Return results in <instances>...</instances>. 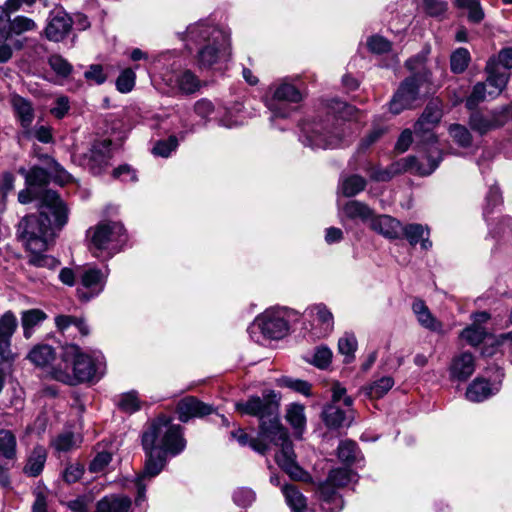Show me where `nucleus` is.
<instances>
[{"label": "nucleus", "instance_id": "nucleus-1", "mask_svg": "<svg viewBox=\"0 0 512 512\" xmlns=\"http://www.w3.org/2000/svg\"><path fill=\"white\" fill-rule=\"evenodd\" d=\"M68 215L59 195L52 190L44 191L38 213L25 216L19 223V236L26 250H47L56 232L67 224Z\"/></svg>", "mask_w": 512, "mask_h": 512}, {"label": "nucleus", "instance_id": "nucleus-2", "mask_svg": "<svg viewBox=\"0 0 512 512\" xmlns=\"http://www.w3.org/2000/svg\"><path fill=\"white\" fill-rule=\"evenodd\" d=\"M187 49L197 47V64L200 68H211L230 57V38L217 28L204 21L189 25L185 32L179 34Z\"/></svg>", "mask_w": 512, "mask_h": 512}, {"label": "nucleus", "instance_id": "nucleus-3", "mask_svg": "<svg viewBox=\"0 0 512 512\" xmlns=\"http://www.w3.org/2000/svg\"><path fill=\"white\" fill-rule=\"evenodd\" d=\"M102 360L83 353L75 344L62 347L60 360L50 368L53 379L68 385L97 381L103 375Z\"/></svg>", "mask_w": 512, "mask_h": 512}, {"label": "nucleus", "instance_id": "nucleus-4", "mask_svg": "<svg viewBox=\"0 0 512 512\" xmlns=\"http://www.w3.org/2000/svg\"><path fill=\"white\" fill-rule=\"evenodd\" d=\"M279 396L273 390H265L261 396L252 395L245 401L235 403V409L244 415L256 417L259 420L257 439L267 437H283L284 427L279 418Z\"/></svg>", "mask_w": 512, "mask_h": 512}, {"label": "nucleus", "instance_id": "nucleus-5", "mask_svg": "<svg viewBox=\"0 0 512 512\" xmlns=\"http://www.w3.org/2000/svg\"><path fill=\"white\" fill-rule=\"evenodd\" d=\"M406 67L415 73L400 84L391 99L390 111L393 114H399L405 109L412 108L417 101L434 93L431 73L424 66L422 57L415 56L408 59Z\"/></svg>", "mask_w": 512, "mask_h": 512}, {"label": "nucleus", "instance_id": "nucleus-6", "mask_svg": "<svg viewBox=\"0 0 512 512\" xmlns=\"http://www.w3.org/2000/svg\"><path fill=\"white\" fill-rule=\"evenodd\" d=\"M442 117V110L438 102L428 103L422 115L414 125L416 145L425 153L427 166L424 163L417 169L420 175H430L439 165L442 155L437 147L438 139L433 132L434 127Z\"/></svg>", "mask_w": 512, "mask_h": 512}, {"label": "nucleus", "instance_id": "nucleus-7", "mask_svg": "<svg viewBox=\"0 0 512 512\" xmlns=\"http://www.w3.org/2000/svg\"><path fill=\"white\" fill-rule=\"evenodd\" d=\"M142 445L157 447L166 455L176 456L186 447L182 428L165 417H159L151 423L142 435Z\"/></svg>", "mask_w": 512, "mask_h": 512}, {"label": "nucleus", "instance_id": "nucleus-8", "mask_svg": "<svg viewBox=\"0 0 512 512\" xmlns=\"http://www.w3.org/2000/svg\"><path fill=\"white\" fill-rule=\"evenodd\" d=\"M284 436L267 437L265 439H256L251 441V448L260 453L265 454L272 445L280 446V452L275 455L278 465L295 480H305L308 474L295 462L296 455L293 450L287 430L284 428Z\"/></svg>", "mask_w": 512, "mask_h": 512}, {"label": "nucleus", "instance_id": "nucleus-9", "mask_svg": "<svg viewBox=\"0 0 512 512\" xmlns=\"http://www.w3.org/2000/svg\"><path fill=\"white\" fill-rule=\"evenodd\" d=\"M91 243L98 251H107L109 256L118 252L126 242V234L120 222L102 221L88 230Z\"/></svg>", "mask_w": 512, "mask_h": 512}, {"label": "nucleus", "instance_id": "nucleus-10", "mask_svg": "<svg viewBox=\"0 0 512 512\" xmlns=\"http://www.w3.org/2000/svg\"><path fill=\"white\" fill-rule=\"evenodd\" d=\"M328 121L305 122L301 128L300 140L305 146L315 148H335L341 142L339 134L331 132Z\"/></svg>", "mask_w": 512, "mask_h": 512}, {"label": "nucleus", "instance_id": "nucleus-11", "mask_svg": "<svg viewBox=\"0 0 512 512\" xmlns=\"http://www.w3.org/2000/svg\"><path fill=\"white\" fill-rule=\"evenodd\" d=\"M145 451L146 459L142 473L135 479L134 486L137 490L135 498L136 505H141L146 500L145 492L147 483L151 478L157 476L166 464L167 455L157 449V447H147L142 445Z\"/></svg>", "mask_w": 512, "mask_h": 512}, {"label": "nucleus", "instance_id": "nucleus-12", "mask_svg": "<svg viewBox=\"0 0 512 512\" xmlns=\"http://www.w3.org/2000/svg\"><path fill=\"white\" fill-rule=\"evenodd\" d=\"M288 322L285 313L281 309H269L258 316L249 327V333L252 338L256 330L269 339H280L288 332Z\"/></svg>", "mask_w": 512, "mask_h": 512}, {"label": "nucleus", "instance_id": "nucleus-13", "mask_svg": "<svg viewBox=\"0 0 512 512\" xmlns=\"http://www.w3.org/2000/svg\"><path fill=\"white\" fill-rule=\"evenodd\" d=\"M302 98L299 89L290 83L282 82L274 88L271 98L266 101V105L273 116L286 118L291 113L288 104L298 103Z\"/></svg>", "mask_w": 512, "mask_h": 512}, {"label": "nucleus", "instance_id": "nucleus-14", "mask_svg": "<svg viewBox=\"0 0 512 512\" xmlns=\"http://www.w3.org/2000/svg\"><path fill=\"white\" fill-rule=\"evenodd\" d=\"M509 121H512V104L489 114L474 112L470 115L468 124L473 131L484 135L504 126Z\"/></svg>", "mask_w": 512, "mask_h": 512}, {"label": "nucleus", "instance_id": "nucleus-15", "mask_svg": "<svg viewBox=\"0 0 512 512\" xmlns=\"http://www.w3.org/2000/svg\"><path fill=\"white\" fill-rule=\"evenodd\" d=\"M108 274V270L104 272L94 267L84 270L81 275L82 288L77 289L79 298L83 301H89L99 295L104 290Z\"/></svg>", "mask_w": 512, "mask_h": 512}, {"label": "nucleus", "instance_id": "nucleus-16", "mask_svg": "<svg viewBox=\"0 0 512 512\" xmlns=\"http://www.w3.org/2000/svg\"><path fill=\"white\" fill-rule=\"evenodd\" d=\"M310 319L313 334L318 337L328 336L334 329V317L326 305L319 303L309 306L305 311Z\"/></svg>", "mask_w": 512, "mask_h": 512}, {"label": "nucleus", "instance_id": "nucleus-17", "mask_svg": "<svg viewBox=\"0 0 512 512\" xmlns=\"http://www.w3.org/2000/svg\"><path fill=\"white\" fill-rule=\"evenodd\" d=\"M111 158V141H95L84 155L85 164L94 174H99L109 164Z\"/></svg>", "mask_w": 512, "mask_h": 512}, {"label": "nucleus", "instance_id": "nucleus-18", "mask_svg": "<svg viewBox=\"0 0 512 512\" xmlns=\"http://www.w3.org/2000/svg\"><path fill=\"white\" fill-rule=\"evenodd\" d=\"M420 165L421 163L418 162L416 157L410 156L393 163L388 169H381L370 165L365 170L374 181H389L394 175L408 170H415L417 172Z\"/></svg>", "mask_w": 512, "mask_h": 512}, {"label": "nucleus", "instance_id": "nucleus-19", "mask_svg": "<svg viewBox=\"0 0 512 512\" xmlns=\"http://www.w3.org/2000/svg\"><path fill=\"white\" fill-rule=\"evenodd\" d=\"M72 28V19L64 12L52 13L45 28L48 40L59 42L63 40Z\"/></svg>", "mask_w": 512, "mask_h": 512}, {"label": "nucleus", "instance_id": "nucleus-20", "mask_svg": "<svg viewBox=\"0 0 512 512\" xmlns=\"http://www.w3.org/2000/svg\"><path fill=\"white\" fill-rule=\"evenodd\" d=\"M485 70L487 72L485 83L491 87L488 95L489 98L494 99L506 88L510 74L506 71H501L495 59L488 60Z\"/></svg>", "mask_w": 512, "mask_h": 512}, {"label": "nucleus", "instance_id": "nucleus-21", "mask_svg": "<svg viewBox=\"0 0 512 512\" xmlns=\"http://www.w3.org/2000/svg\"><path fill=\"white\" fill-rule=\"evenodd\" d=\"M370 228L387 239H398L402 236L403 225L389 215L373 216Z\"/></svg>", "mask_w": 512, "mask_h": 512}, {"label": "nucleus", "instance_id": "nucleus-22", "mask_svg": "<svg viewBox=\"0 0 512 512\" xmlns=\"http://www.w3.org/2000/svg\"><path fill=\"white\" fill-rule=\"evenodd\" d=\"M475 371V359L470 352H462L452 358L449 372L451 379L466 381Z\"/></svg>", "mask_w": 512, "mask_h": 512}, {"label": "nucleus", "instance_id": "nucleus-23", "mask_svg": "<svg viewBox=\"0 0 512 512\" xmlns=\"http://www.w3.org/2000/svg\"><path fill=\"white\" fill-rule=\"evenodd\" d=\"M212 406L207 405L194 397H186L177 405L179 420L187 422L192 417H202L212 413Z\"/></svg>", "mask_w": 512, "mask_h": 512}, {"label": "nucleus", "instance_id": "nucleus-24", "mask_svg": "<svg viewBox=\"0 0 512 512\" xmlns=\"http://www.w3.org/2000/svg\"><path fill=\"white\" fill-rule=\"evenodd\" d=\"M17 319L11 311L5 312L0 318V358L8 359L11 337L17 328Z\"/></svg>", "mask_w": 512, "mask_h": 512}, {"label": "nucleus", "instance_id": "nucleus-25", "mask_svg": "<svg viewBox=\"0 0 512 512\" xmlns=\"http://www.w3.org/2000/svg\"><path fill=\"white\" fill-rule=\"evenodd\" d=\"M10 103L21 126L29 128L34 120V108L31 101L13 93L10 95Z\"/></svg>", "mask_w": 512, "mask_h": 512}, {"label": "nucleus", "instance_id": "nucleus-26", "mask_svg": "<svg viewBox=\"0 0 512 512\" xmlns=\"http://www.w3.org/2000/svg\"><path fill=\"white\" fill-rule=\"evenodd\" d=\"M57 328L64 336L76 337L77 333L80 336H87L89 328L83 319L76 318L69 315H59L55 318Z\"/></svg>", "mask_w": 512, "mask_h": 512}, {"label": "nucleus", "instance_id": "nucleus-27", "mask_svg": "<svg viewBox=\"0 0 512 512\" xmlns=\"http://www.w3.org/2000/svg\"><path fill=\"white\" fill-rule=\"evenodd\" d=\"M499 387H492L484 378H475L466 390V398L471 402H481L497 393Z\"/></svg>", "mask_w": 512, "mask_h": 512}, {"label": "nucleus", "instance_id": "nucleus-28", "mask_svg": "<svg viewBox=\"0 0 512 512\" xmlns=\"http://www.w3.org/2000/svg\"><path fill=\"white\" fill-rule=\"evenodd\" d=\"M412 310L422 327L434 332L442 331V323L432 315L423 300H415L412 305Z\"/></svg>", "mask_w": 512, "mask_h": 512}, {"label": "nucleus", "instance_id": "nucleus-29", "mask_svg": "<svg viewBox=\"0 0 512 512\" xmlns=\"http://www.w3.org/2000/svg\"><path fill=\"white\" fill-rule=\"evenodd\" d=\"M131 499L124 495H108L97 502L95 512H129Z\"/></svg>", "mask_w": 512, "mask_h": 512}, {"label": "nucleus", "instance_id": "nucleus-30", "mask_svg": "<svg viewBox=\"0 0 512 512\" xmlns=\"http://www.w3.org/2000/svg\"><path fill=\"white\" fill-rule=\"evenodd\" d=\"M175 86L185 95L194 94L201 88V81L191 70H182L174 76Z\"/></svg>", "mask_w": 512, "mask_h": 512}, {"label": "nucleus", "instance_id": "nucleus-31", "mask_svg": "<svg viewBox=\"0 0 512 512\" xmlns=\"http://www.w3.org/2000/svg\"><path fill=\"white\" fill-rule=\"evenodd\" d=\"M342 214L351 220L359 219L362 222H369L374 216L373 210L363 202L350 200L341 209Z\"/></svg>", "mask_w": 512, "mask_h": 512}, {"label": "nucleus", "instance_id": "nucleus-32", "mask_svg": "<svg viewBox=\"0 0 512 512\" xmlns=\"http://www.w3.org/2000/svg\"><path fill=\"white\" fill-rule=\"evenodd\" d=\"M402 235L406 237L412 246L421 243V247L424 250L432 246L431 241L428 239L429 231L421 224L412 223L403 226Z\"/></svg>", "mask_w": 512, "mask_h": 512}, {"label": "nucleus", "instance_id": "nucleus-33", "mask_svg": "<svg viewBox=\"0 0 512 512\" xmlns=\"http://www.w3.org/2000/svg\"><path fill=\"white\" fill-rule=\"evenodd\" d=\"M46 458L47 452L43 446L34 447L23 468V472L30 477H37L43 471Z\"/></svg>", "mask_w": 512, "mask_h": 512}, {"label": "nucleus", "instance_id": "nucleus-34", "mask_svg": "<svg viewBox=\"0 0 512 512\" xmlns=\"http://www.w3.org/2000/svg\"><path fill=\"white\" fill-rule=\"evenodd\" d=\"M37 28V24L31 18L26 16H16L9 20L8 30L0 29V40H7L12 34L20 35L22 33L33 31Z\"/></svg>", "mask_w": 512, "mask_h": 512}, {"label": "nucleus", "instance_id": "nucleus-35", "mask_svg": "<svg viewBox=\"0 0 512 512\" xmlns=\"http://www.w3.org/2000/svg\"><path fill=\"white\" fill-rule=\"evenodd\" d=\"M367 185L360 175L344 176L340 179L338 191L345 197H353L363 191Z\"/></svg>", "mask_w": 512, "mask_h": 512}, {"label": "nucleus", "instance_id": "nucleus-36", "mask_svg": "<svg viewBox=\"0 0 512 512\" xmlns=\"http://www.w3.org/2000/svg\"><path fill=\"white\" fill-rule=\"evenodd\" d=\"M47 315L40 309H30L21 313V324L23 327V334L26 339H29L34 331V328L40 325Z\"/></svg>", "mask_w": 512, "mask_h": 512}, {"label": "nucleus", "instance_id": "nucleus-37", "mask_svg": "<svg viewBox=\"0 0 512 512\" xmlns=\"http://www.w3.org/2000/svg\"><path fill=\"white\" fill-rule=\"evenodd\" d=\"M28 358L31 362H33L37 366H47L51 364V366L57 363L59 359H55V353L51 346L47 344L37 345L35 346L30 353L28 354Z\"/></svg>", "mask_w": 512, "mask_h": 512}, {"label": "nucleus", "instance_id": "nucleus-38", "mask_svg": "<svg viewBox=\"0 0 512 512\" xmlns=\"http://www.w3.org/2000/svg\"><path fill=\"white\" fill-rule=\"evenodd\" d=\"M394 386V379L390 376H383L363 387V392L371 399H379L388 393Z\"/></svg>", "mask_w": 512, "mask_h": 512}, {"label": "nucleus", "instance_id": "nucleus-39", "mask_svg": "<svg viewBox=\"0 0 512 512\" xmlns=\"http://www.w3.org/2000/svg\"><path fill=\"white\" fill-rule=\"evenodd\" d=\"M0 455L6 460H14L17 455V440L10 430L0 428Z\"/></svg>", "mask_w": 512, "mask_h": 512}, {"label": "nucleus", "instance_id": "nucleus-40", "mask_svg": "<svg viewBox=\"0 0 512 512\" xmlns=\"http://www.w3.org/2000/svg\"><path fill=\"white\" fill-rule=\"evenodd\" d=\"M27 264L37 268H47L53 270L57 268L60 262L53 256L45 254L46 250H27Z\"/></svg>", "mask_w": 512, "mask_h": 512}, {"label": "nucleus", "instance_id": "nucleus-41", "mask_svg": "<svg viewBox=\"0 0 512 512\" xmlns=\"http://www.w3.org/2000/svg\"><path fill=\"white\" fill-rule=\"evenodd\" d=\"M286 503L292 512L304 511L307 507V501L304 495L294 485H285L282 488Z\"/></svg>", "mask_w": 512, "mask_h": 512}, {"label": "nucleus", "instance_id": "nucleus-42", "mask_svg": "<svg viewBox=\"0 0 512 512\" xmlns=\"http://www.w3.org/2000/svg\"><path fill=\"white\" fill-rule=\"evenodd\" d=\"M448 134L452 141L461 148H469L472 145L473 137L469 129L461 124H451L448 127Z\"/></svg>", "mask_w": 512, "mask_h": 512}, {"label": "nucleus", "instance_id": "nucleus-43", "mask_svg": "<svg viewBox=\"0 0 512 512\" xmlns=\"http://www.w3.org/2000/svg\"><path fill=\"white\" fill-rule=\"evenodd\" d=\"M82 437L70 431L59 434L53 441V445L57 451L69 452L80 446Z\"/></svg>", "mask_w": 512, "mask_h": 512}, {"label": "nucleus", "instance_id": "nucleus-44", "mask_svg": "<svg viewBox=\"0 0 512 512\" xmlns=\"http://www.w3.org/2000/svg\"><path fill=\"white\" fill-rule=\"evenodd\" d=\"M322 419L327 427L339 428L341 427L346 419L345 413L335 404H329L325 406L322 412Z\"/></svg>", "mask_w": 512, "mask_h": 512}, {"label": "nucleus", "instance_id": "nucleus-45", "mask_svg": "<svg viewBox=\"0 0 512 512\" xmlns=\"http://www.w3.org/2000/svg\"><path fill=\"white\" fill-rule=\"evenodd\" d=\"M19 172L24 175L28 187L44 186L49 182V174L44 168L32 167L29 171L20 169Z\"/></svg>", "mask_w": 512, "mask_h": 512}, {"label": "nucleus", "instance_id": "nucleus-46", "mask_svg": "<svg viewBox=\"0 0 512 512\" xmlns=\"http://www.w3.org/2000/svg\"><path fill=\"white\" fill-rule=\"evenodd\" d=\"M357 349V339L352 333H345L338 340V350L345 356V362L350 363L354 357Z\"/></svg>", "mask_w": 512, "mask_h": 512}, {"label": "nucleus", "instance_id": "nucleus-47", "mask_svg": "<svg viewBox=\"0 0 512 512\" xmlns=\"http://www.w3.org/2000/svg\"><path fill=\"white\" fill-rule=\"evenodd\" d=\"M328 479L332 485L340 488L355 481L356 474L348 468H336L329 472Z\"/></svg>", "mask_w": 512, "mask_h": 512}, {"label": "nucleus", "instance_id": "nucleus-48", "mask_svg": "<svg viewBox=\"0 0 512 512\" xmlns=\"http://www.w3.org/2000/svg\"><path fill=\"white\" fill-rule=\"evenodd\" d=\"M486 336V329L482 325H470L460 334V337L471 346H478Z\"/></svg>", "mask_w": 512, "mask_h": 512}, {"label": "nucleus", "instance_id": "nucleus-49", "mask_svg": "<svg viewBox=\"0 0 512 512\" xmlns=\"http://www.w3.org/2000/svg\"><path fill=\"white\" fill-rule=\"evenodd\" d=\"M286 419L297 430H302L306 424L304 407L300 404H292L287 409Z\"/></svg>", "mask_w": 512, "mask_h": 512}, {"label": "nucleus", "instance_id": "nucleus-50", "mask_svg": "<svg viewBox=\"0 0 512 512\" xmlns=\"http://www.w3.org/2000/svg\"><path fill=\"white\" fill-rule=\"evenodd\" d=\"M470 61L469 51L465 48L455 50L450 58L451 70L454 73H462L468 67Z\"/></svg>", "mask_w": 512, "mask_h": 512}, {"label": "nucleus", "instance_id": "nucleus-51", "mask_svg": "<svg viewBox=\"0 0 512 512\" xmlns=\"http://www.w3.org/2000/svg\"><path fill=\"white\" fill-rule=\"evenodd\" d=\"M357 444L351 440L341 441L337 448V455L339 460L345 463H353L358 455Z\"/></svg>", "mask_w": 512, "mask_h": 512}, {"label": "nucleus", "instance_id": "nucleus-52", "mask_svg": "<svg viewBox=\"0 0 512 512\" xmlns=\"http://www.w3.org/2000/svg\"><path fill=\"white\" fill-rule=\"evenodd\" d=\"M277 384L281 387H286L299 392L305 396L310 395L311 385L306 381L283 376L277 380Z\"/></svg>", "mask_w": 512, "mask_h": 512}, {"label": "nucleus", "instance_id": "nucleus-53", "mask_svg": "<svg viewBox=\"0 0 512 512\" xmlns=\"http://www.w3.org/2000/svg\"><path fill=\"white\" fill-rule=\"evenodd\" d=\"M488 91L485 82L475 84L470 96L466 99V107L468 109H474L480 102L489 97Z\"/></svg>", "mask_w": 512, "mask_h": 512}, {"label": "nucleus", "instance_id": "nucleus-54", "mask_svg": "<svg viewBox=\"0 0 512 512\" xmlns=\"http://www.w3.org/2000/svg\"><path fill=\"white\" fill-rule=\"evenodd\" d=\"M48 64L59 76L67 77L72 72V65L60 55H51L48 59Z\"/></svg>", "mask_w": 512, "mask_h": 512}, {"label": "nucleus", "instance_id": "nucleus-55", "mask_svg": "<svg viewBox=\"0 0 512 512\" xmlns=\"http://www.w3.org/2000/svg\"><path fill=\"white\" fill-rule=\"evenodd\" d=\"M136 75L135 72L127 68L123 70L116 80L117 90L121 93L130 92L135 85Z\"/></svg>", "mask_w": 512, "mask_h": 512}, {"label": "nucleus", "instance_id": "nucleus-56", "mask_svg": "<svg viewBox=\"0 0 512 512\" xmlns=\"http://www.w3.org/2000/svg\"><path fill=\"white\" fill-rule=\"evenodd\" d=\"M255 493L252 489L239 487L233 492V501L240 507H248L255 501Z\"/></svg>", "mask_w": 512, "mask_h": 512}, {"label": "nucleus", "instance_id": "nucleus-57", "mask_svg": "<svg viewBox=\"0 0 512 512\" xmlns=\"http://www.w3.org/2000/svg\"><path fill=\"white\" fill-rule=\"evenodd\" d=\"M178 146V139L176 136H170L166 140L158 141L153 147V154L161 157H168L172 151Z\"/></svg>", "mask_w": 512, "mask_h": 512}, {"label": "nucleus", "instance_id": "nucleus-58", "mask_svg": "<svg viewBox=\"0 0 512 512\" xmlns=\"http://www.w3.org/2000/svg\"><path fill=\"white\" fill-rule=\"evenodd\" d=\"M332 360V351L326 346H320L316 349L312 364L320 369L327 368Z\"/></svg>", "mask_w": 512, "mask_h": 512}, {"label": "nucleus", "instance_id": "nucleus-59", "mask_svg": "<svg viewBox=\"0 0 512 512\" xmlns=\"http://www.w3.org/2000/svg\"><path fill=\"white\" fill-rule=\"evenodd\" d=\"M112 454L107 451L98 452L89 464V471L98 473L103 471L111 462Z\"/></svg>", "mask_w": 512, "mask_h": 512}, {"label": "nucleus", "instance_id": "nucleus-60", "mask_svg": "<svg viewBox=\"0 0 512 512\" xmlns=\"http://www.w3.org/2000/svg\"><path fill=\"white\" fill-rule=\"evenodd\" d=\"M118 406L127 413H133L140 408V403L135 392H128L121 395Z\"/></svg>", "mask_w": 512, "mask_h": 512}, {"label": "nucleus", "instance_id": "nucleus-61", "mask_svg": "<svg viewBox=\"0 0 512 512\" xmlns=\"http://www.w3.org/2000/svg\"><path fill=\"white\" fill-rule=\"evenodd\" d=\"M425 12L431 17H441L448 8L447 2L443 0H423Z\"/></svg>", "mask_w": 512, "mask_h": 512}, {"label": "nucleus", "instance_id": "nucleus-62", "mask_svg": "<svg viewBox=\"0 0 512 512\" xmlns=\"http://www.w3.org/2000/svg\"><path fill=\"white\" fill-rule=\"evenodd\" d=\"M367 46L369 50L376 54H383L391 49V43L386 38L375 35L368 39Z\"/></svg>", "mask_w": 512, "mask_h": 512}, {"label": "nucleus", "instance_id": "nucleus-63", "mask_svg": "<svg viewBox=\"0 0 512 512\" xmlns=\"http://www.w3.org/2000/svg\"><path fill=\"white\" fill-rule=\"evenodd\" d=\"M193 109L195 114L200 118L204 119L206 123L208 117L214 112L215 106L211 100L207 98H202L195 102Z\"/></svg>", "mask_w": 512, "mask_h": 512}, {"label": "nucleus", "instance_id": "nucleus-64", "mask_svg": "<svg viewBox=\"0 0 512 512\" xmlns=\"http://www.w3.org/2000/svg\"><path fill=\"white\" fill-rule=\"evenodd\" d=\"M35 497L32 505V512H48L47 511V498L48 492L42 487H36L33 491Z\"/></svg>", "mask_w": 512, "mask_h": 512}]
</instances>
